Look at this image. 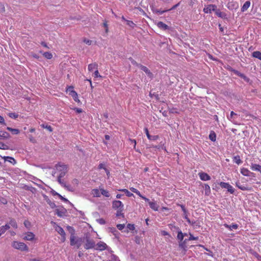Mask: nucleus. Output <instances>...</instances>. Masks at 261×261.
Returning <instances> with one entry per match:
<instances>
[{"mask_svg":"<svg viewBox=\"0 0 261 261\" xmlns=\"http://www.w3.org/2000/svg\"><path fill=\"white\" fill-rule=\"evenodd\" d=\"M177 205L181 207L183 212H185V213L186 212L187 210L186 209V208L184 205L177 204Z\"/></svg>","mask_w":261,"mask_h":261,"instance_id":"nucleus-54","label":"nucleus"},{"mask_svg":"<svg viewBox=\"0 0 261 261\" xmlns=\"http://www.w3.org/2000/svg\"><path fill=\"white\" fill-rule=\"evenodd\" d=\"M83 42L84 43H85L86 44H88V45H91V43H92V41L89 40V39H86V38H84V40H83Z\"/></svg>","mask_w":261,"mask_h":261,"instance_id":"nucleus-49","label":"nucleus"},{"mask_svg":"<svg viewBox=\"0 0 261 261\" xmlns=\"http://www.w3.org/2000/svg\"><path fill=\"white\" fill-rule=\"evenodd\" d=\"M98 69V64L95 62L88 65V70L90 72L92 71L94 69Z\"/></svg>","mask_w":261,"mask_h":261,"instance_id":"nucleus-20","label":"nucleus"},{"mask_svg":"<svg viewBox=\"0 0 261 261\" xmlns=\"http://www.w3.org/2000/svg\"><path fill=\"white\" fill-rule=\"evenodd\" d=\"M237 115V114L235 113L233 111H231L230 112V119H232L233 118V116H236Z\"/></svg>","mask_w":261,"mask_h":261,"instance_id":"nucleus-62","label":"nucleus"},{"mask_svg":"<svg viewBox=\"0 0 261 261\" xmlns=\"http://www.w3.org/2000/svg\"><path fill=\"white\" fill-rule=\"evenodd\" d=\"M123 210H124V208H121V209L117 210V212H116V216L117 217H120L121 216L122 218H124V215L123 213Z\"/></svg>","mask_w":261,"mask_h":261,"instance_id":"nucleus-32","label":"nucleus"},{"mask_svg":"<svg viewBox=\"0 0 261 261\" xmlns=\"http://www.w3.org/2000/svg\"><path fill=\"white\" fill-rule=\"evenodd\" d=\"M219 185L222 188H225L227 189V191L230 194H233L234 192V189L228 182H220Z\"/></svg>","mask_w":261,"mask_h":261,"instance_id":"nucleus-5","label":"nucleus"},{"mask_svg":"<svg viewBox=\"0 0 261 261\" xmlns=\"http://www.w3.org/2000/svg\"><path fill=\"white\" fill-rule=\"evenodd\" d=\"M10 228V226L8 224L0 227V233L1 235L4 234L8 229Z\"/></svg>","mask_w":261,"mask_h":261,"instance_id":"nucleus-25","label":"nucleus"},{"mask_svg":"<svg viewBox=\"0 0 261 261\" xmlns=\"http://www.w3.org/2000/svg\"><path fill=\"white\" fill-rule=\"evenodd\" d=\"M216 14L219 16V17H222V12H220L219 10H217L216 9V11H215Z\"/></svg>","mask_w":261,"mask_h":261,"instance_id":"nucleus-64","label":"nucleus"},{"mask_svg":"<svg viewBox=\"0 0 261 261\" xmlns=\"http://www.w3.org/2000/svg\"><path fill=\"white\" fill-rule=\"evenodd\" d=\"M57 195L59 196V197L60 198V199L61 200H62L63 201H64V202H68V200L66 198H64V197H63L62 196H61L60 194H58V193H57Z\"/></svg>","mask_w":261,"mask_h":261,"instance_id":"nucleus-47","label":"nucleus"},{"mask_svg":"<svg viewBox=\"0 0 261 261\" xmlns=\"http://www.w3.org/2000/svg\"><path fill=\"white\" fill-rule=\"evenodd\" d=\"M149 205L153 210L155 211H158L159 205L155 202H149Z\"/></svg>","mask_w":261,"mask_h":261,"instance_id":"nucleus-26","label":"nucleus"},{"mask_svg":"<svg viewBox=\"0 0 261 261\" xmlns=\"http://www.w3.org/2000/svg\"><path fill=\"white\" fill-rule=\"evenodd\" d=\"M186 234H184L181 231L178 232L177 238V239L181 241L184 239V237Z\"/></svg>","mask_w":261,"mask_h":261,"instance_id":"nucleus-38","label":"nucleus"},{"mask_svg":"<svg viewBox=\"0 0 261 261\" xmlns=\"http://www.w3.org/2000/svg\"><path fill=\"white\" fill-rule=\"evenodd\" d=\"M124 205L120 200H114L112 202V207L115 210L123 208Z\"/></svg>","mask_w":261,"mask_h":261,"instance_id":"nucleus-7","label":"nucleus"},{"mask_svg":"<svg viewBox=\"0 0 261 261\" xmlns=\"http://www.w3.org/2000/svg\"><path fill=\"white\" fill-rule=\"evenodd\" d=\"M71 184H72V186L73 187H74V188L75 189L76 187H77V186L79 185V181L76 178H74L71 181Z\"/></svg>","mask_w":261,"mask_h":261,"instance_id":"nucleus-36","label":"nucleus"},{"mask_svg":"<svg viewBox=\"0 0 261 261\" xmlns=\"http://www.w3.org/2000/svg\"><path fill=\"white\" fill-rule=\"evenodd\" d=\"M91 194L94 197H99L101 195V192L97 189H93L91 191Z\"/></svg>","mask_w":261,"mask_h":261,"instance_id":"nucleus-22","label":"nucleus"},{"mask_svg":"<svg viewBox=\"0 0 261 261\" xmlns=\"http://www.w3.org/2000/svg\"><path fill=\"white\" fill-rule=\"evenodd\" d=\"M1 136L5 138H8L9 137V134L7 132H4L2 133V135H1Z\"/></svg>","mask_w":261,"mask_h":261,"instance_id":"nucleus-53","label":"nucleus"},{"mask_svg":"<svg viewBox=\"0 0 261 261\" xmlns=\"http://www.w3.org/2000/svg\"><path fill=\"white\" fill-rule=\"evenodd\" d=\"M24 225L26 227L29 228L31 226V223L28 220H25Z\"/></svg>","mask_w":261,"mask_h":261,"instance_id":"nucleus-50","label":"nucleus"},{"mask_svg":"<svg viewBox=\"0 0 261 261\" xmlns=\"http://www.w3.org/2000/svg\"><path fill=\"white\" fill-rule=\"evenodd\" d=\"M203 188L204 189L205 195L206 196H209L211 192L210 186L206 184H204Z\"/></svg>","mask_w":261,"mask_h":261,"instance_id":"nucleus-23","label":"nucleus"},{"mask_svg":"<svg viewBox=\"0 0 261 261\" xmlns=\"http://www.w3.org/2000/svg\"><path fill=\"white\" fill-rule=\"evenodd\" d=\"M167 11H168V10H161L156 9L155 10H153L154 12L159 14H163L164 13L167 12Z\"/></svg>","mask_w":261,"mask_h":261,"instance_id":"nucleus-40","label":"nucleus"},{"mask_svg":"<svg viewBox=\"0 0 261 261\" xmlns=\"http://www.w3.org/2000/svg\"><path fill=\"white\" fill-rule=\"evenodd\" d=\"M100 190L101 191V194H102L104 196L106 197H109L110 196V193L108 191L106 190L103 189H100Z\"/></svg>","mask_w":261,"mask_h":261,"instance_id":"nucleus-33","label":"nucleus"},{"mask_svg":"<svg viewBox=\"0 0 261 261\" xmlns=\"http://www.w3.org/2000/svg\"><path fill=\"white\" fill-rule=\"evenodd\" d=\"M56 213V214L58 216H60V217L62 216V213L60 211H59V210H57Z\"/></svg>","mask_w":261,"mask_h":261,"instance_id":"nucleus-63","label":"nucleus"},{"mask_svg":"<svg viewBox=\"0 0 261 261\" xmlns=\"http://www.w3.org/2000/svg\"><path fill=\"white\" fill-rule=\"evenodd\" d=\"M254 255L258 261H261V256L260 255H259L257 253H255Z\"/></svg>","mask_w":261,"mask_h":261,"instance_id":"nucleus-59","label":"nucleus"},{"mask_svg":"<svg viewBox=\"0 0 261 261\" xmlns=\"http://www.w3.org/2000/svg\"><path fill=\"white\" fill-rule=\"evenodd\" d=\"M95 246V243L94 240L90 239L89 238H86V242L84 245L85 249L88 250L94 248Z\"/></svg>","mask_w":261,"mask_h":261,"instance_id":"nucleus-6","label":"nucleus"},{"mask_svg":"<svg viewBox=\"0 0 261 261\" xmlns=\"http://www.w3.org/2000/svg\"><path fill=\"white\" fill-rule=\"evenodd\" d=\"M224 226L228 229L229 230H232V229H238L239 226L237 224L232 223L231 225H228L227 224H224Z\"/></svg>","mask_w":261,"mask_h":261,"instance_id":"nucleus-19","label":"nucleus"},{"mask_svg":"<svg viewBox=\"0 0 261 261\" xmlns=\"http://www.w3.org/2000/svg\"><path fill=\"white\" fill-rule=\"evenodd\" d=\"M252 57L261 60V53L259 51H255L252 53Z\"/></svg>","mask_w":261,"mask_h":261,"instance_id":"nucleus-31","label":"nucleus"},{"mask_svg":"<svg viewBox=\"0 0 261 261\" xmlns=\"http://www.w3.org/2000/svg\"><path fill=\"white\" fill-rule=\"evenodd\" d=\"M35 238V234L32 232H27L23 238L24 240L33 241Z\"/></svg>","mask_w":261,"mask_h":261,"instance_id":"nucleus-14","label":"nucleus"},{"mask_svg":"<svg viewBox=\"0 0 261 261\" xmlns=\"http://www.w3.org/2000/svg\"><path fill=\"white\" fill-rule=\"evenodd\" d=\"M129 60L131 61L132 63L134 65H135L137 66H139V64H138L136 61H135L132 57L129 58Z\"/></svg>","mask_w":261,"mask_h":261,"instance_id":"nucleus-48","label":"nucleus"},{"mask_svg":"<svg viewBox=\"0 0 261 261\" xmlns=\"http://www.w3.org/2000/svg\"><path fill=\"white\" fill-rule=\"evenodd\" d=\"M0 123L3 124L4 125H6V123L5 122V119L3 117L0 116Z\"/></svg>","mask_w":261,"mask_h":261,"instance_id":"nucleus-56","label":"nucleus"},{"mask_svg":"<svg viewBox=\"0 0 261 261\" xmlns=\"http://www.w3.org/2000/svg\"><path fill=\"white\" fill-rule=\"evenodd\" d=\"M9 224L13 228H16L17 227V224L16 221L14 219L10 220Z\"/></svg>","mask_w":261,"mask_h":261,"instance_id":"nucleus-37","label":"nucleus"},{"mask_svg":"<svg viewBox=\"0 0 261 261\" xmlns=\"http://www.w3.org/2000/svg\"><path fill=\"white\" fill-rule=\"evenodd\" d=\"M9 116L12 118L16 119L18 117V115L15 113H11L9 114Z\"/></svg>","mask_w":261,"mask_h":261,"instance_id":"nucleus-41","label":"nucleus"},{"mask_svg":"<svg viewBox=\"0 0 261 261\" xmlns=\"http://www.w3.org/2000/svg\"><path fill=\"white\" fill-rule=\"evenodd\" d=\"M98 168L99 169H103L105 170V169L106 168L105 167V165L104 164L101 163L98 165Z\"/></svg>","mask_w":261,"mask_h":261,"instance_id":"nucleus-60","label":"nucleus"},{"mask_svg":"<svg viewBox=\"0 0 261 261\" xmlns=\"http://www.w3.org/2000/svg\"><path fill=\"white\" fill-rule=\"evenodd\" d=\"M217 6L215 5H209L203 9L205 13H211L213 11H216Z\"/></svg>","mask_w":261,"mask_h":261,"instance_id":"nucleus-8","label":"nucleus"},{"mask_svg":"<svg viewBox=\"0 0 261 261\" xmlns=\"http://www.w3.org/2000/svg\"><path fill=\"white\" fill-rule=\"evenodd\" d=\"M119 191L124 192L126 194V196L128 197H130L134 195L133 193H132L131 192H130L127 189H120L119 190Z\"/></svg>","mask_w":261,"mask_h":261,"instance_id":"nucleus-34","label":"nucleus"},{"mask_svg":"<svg viewBox=\"0 0 261 261\" xmlns=\"http://www.w3.org/2000/svg\"><path fill=\"white\" fill-rule=\"evenodd\" d=\"M209 138L211 141H212L213 142L216 141V133L214 131H211L210 132V134L209 135Z\"/></svg>","mask_w":261,"mask_h":261,"instance_id":"nucleus-30","label":"nucleus"},{"mask_svg":"<svg viewBox=\"0 0 261 261\" xmlns=\"http://www.w3.org/2000/svg\"><path fill=\"white\" fill-rule=\"evenodd\" d=\"M144 131H145V133L146 135L147 138L149 140L155 141V140H158L159 138V136H158V135L151 136V135H150L149 133L148 129L147 127H145L144 128Z\"/></svg>","mask_w":261,"mask_h":261,"instance_id":"nucleus-11","label":"nucleus"},{"mask_svg":"<svg viewBox=\"0 0 261 261\" xmlns=\"http://www.w3.org/2000/svg\"><path fill=\"white\" fill-rule=\"evenodd\" d=\"M129 141L131 143H134V148H135L136 146V141L135 139H129Z\"/></svg>","mask_w":261,"mask_h":261,"instance_id":"nucleus-55","label":"nucleus"},{"mask_svg":"<svg viewBox=\"0 0 261 261\" xmlns=\"http://www.w3.org/2000/svg\"><path fill=\"white\" fill-rule=\"evenodd\" d=\"M198 175L201 180L203 181H207L211 179L210 176L206 173L205 172H199Z\"/></svg>","mask_w":261,"mask_h":261,"instance_id":"nucleus-12","label":"nucleus"},{"mask_svg":"<svg viewBox=\"0 0 261 261\" xmlns=\"http://www.w3.org/2000/svg\"><path fill=\"white\" fill-rule=\"evenodd\" d=\"M127 228L129 230H134L135 229V225L133 224L128 223L127 225Z\"/></svg>","mask_w":261,"mask_h":261,"instance_id":"nucleus-42","label":"nucleus"},{"mask_svg":"<svg viewBox=\"0 0 261 261\" xmlns=\"http://www.w3.org/2000/svg\"><path fill=\"white\" fill-rule=\"evenodd\" d=\"M94 77H101V76L99 73L98 69H95V71H94Z\"/></svg>","mask_w":261,"mask_h":261,"instance_id":"nucleus-52","label":"nucleus"},{"mask_svg":"<svg viewBox=\"0 0 261 261\" xmlns=\"http://www.w3.org/2000/svg\"><path fill=\"white\" fill-rule=\"evenodd\" d=\"M51 223H54V227L56 231H57L62 237V241L64 242L65 241V236L66 233L64 230V229L60 226L57 225L55 222H51Z\"/></svg>","mask_w":261,"mask_h":261,"instance_id":"nucleus-4","label":"nucleus"},{"mask_svg":"<svg viewBox=\"0 0 261 261\" xmlns=\"http://www.w3.org/2000/svg\"><path fill=\"white\" fill-rule=\"evenodd\" d=\"M236 186L239 189L243 191H251L252 190V188L250 187H248L247 186L242 185L241 184L240 181H238L236 182Z\"/></svg>","mask_w":261,"mask_h":261,"instance_id":"nucleus-10","label":"nucleus"},{"mask_svg":"<svg viewBox=\"0 0 261 261\" xmlns=\"http://www.w3.org/2000/svg\"><path fill=\"white\" fill-rule=\"evenodd\" d=\"M72 90H73V87L72 86H68L66 89V92H68L69 93L70 91H71Z\"/></svg>","mask_w":261,"mask_h":261,"instance_id":"nucleus-61","label":"nucleus"},{"mask_svg":"<svg viewBox=\"0 0 261 261\" xmlns=\"http://www.w3.org/2000/svg\"><path fill=\"white\" fill-rule=\"evenodd\" d=\"M7 129L11 132L13 135H17L20 133V130L18 129L12 128L10 127H7Z\"/></svg>","mask_w":261,"mask_h":261,"instance_id":"nucleus-28","label":"nucleus"},{"mask_svg":"<svg viewBox=\"0 0 261 261\" xmlns=\"http://www.w3.org/2000/svg\"><path fill=\"white\" fill-rule=\"evenodd\" d=\"M233 161L235 162L238 165H240L242 163V160H241L240 156L239 155H236L233 158Z\"/></svg>","mask_w":261,"mask_h":261,"instance_id":"nucleus-29","label":"nucleus"},{"mask_svg":"<svg viewBox=\"0 0 261 261\" xmlns=\"http://www.w3.org/2000/svg\"><path fill=\"white\" fill-rule=\"evenodd\" d=\"M250 168L253 171H258L261 173V165L256 164H252Z\"/></svg>","mask_w":261,"mask_h":261,"instance_id":"nucleus-17","label":"nucleus"},{"mask_svg":"<svg viewBox=\"0 0 261 261\" xmlns=\"http://www.w3.org/2000/svg\"><path fill=\"white\" fill-rule=\"evenodd\" d=\"M241 173L245 176H250L253 173L250 172L247 168H242L241 169Z\"/></svg>","mask_w":261,"mask_h":261,"instance_id":"nucleus-16","label":"nucleus"},{"mask_svg":"<svg viewBox=\"0 0 261 261\" xmlns=\"http://www.w3.org/2000/svg\"><path fill=\"white\" fill-rule=\"evenodd\" d=\"M95 249L99 251H103L107 249V245L103 242L100 241L95 245Z\"/></svg>","mask_w":261,"mask_h":261,"instance_id":"nucleus-9","label":"nucleus"},{"mask_svg":"<svg viewBox=\"0 0 261 261\" xmlns=\"http://www.w3.org/2000/svg\"><path fill=\"white\" fill-rule=\"evenodd\" d=\"M62 187L67 189V190L73 192L75 190V188L72 185H67L64 181L59 183Z\"/></svg>","mask_w":261,"mask_h":261,"instance_id":"nucleus-13","label":"nucleus"},{"mask_svg":"<svg viewBox=\"0 0 261 261\" xmlns=\"http://www.w3.org/2000/svg\"><path fill=\"white\" fill-rule=\"evenodd\" d=\"M70 244L71 246H76L79 249L82 245V239L76 238L74 233L71 234L70 238Z\"/></svg>","mask_w":261,"mask_h":261,"instance_id":"nucleus-3","label":"nucleus"},{"mask_svg":"<svg viewBox=\"0 0 261 261\" xmlns=\"http://www.w3.org/2000/svg\"><path fill=\"white\" fill-rule=\"evenodd\" d=\"M12 246L15 249L21 251H28L29 249L28 246L25 243L18 241H13Z\"/></svg>","mask_w":261,"mask_h":261,"instance_id":"nucleus-2","label":"nucleus"},{"mask_svg":"<svg viewBox=\"0 0 261 261\" xmlns=\"http://www.w3.org/2000/svg\"><path fill=\"white\" fill-rule=\"evenodd\" d=\"M3 158L4 159L5 161H8L12 164L13 165H14L16 163V160L12 157L4 156Z\"/></svg>","mask_w":261,"mask_h":261,"instance_id":"nucleus-24","label":"nucleus"},{"mask_svg":"<svg viewBox=\"0 0 261 261\" xmlns=\"http://www.w3.org/2000/svg\"><path fill=\"white\" fill-rule=\"evenodd\" d=\"M198 239V237H194L192 234L190 233V237H189L188 240H189V241L197 240Z\"/></svg>","mask_w":261,"mask_h":261,"instance_id":"nucleus-45","label":"nucleus"},{"mask_svg":"<svg viewBox=\"0 0 261 261\" xmlns=\"http://www.w3.org/2000/svg\"><path fill=\"white\" fill-rule=\"evenodd\" d=\"M69 95L72 97L73 99L75 102L77 103L81 102V101L79 98L77 93L74 90H72L71 91H70Z\"/></svg>","mask_w":261,"mask_h":261,"instance_id":"nucleus-15","label":"nucleus"},{"mask_svg":"<svg viewBox=\"0 0 261 261\" xmlns=\"http://www.w3.org/2000/svg\"><path fill=\"white\" fill-rule=\"evenodd\" d=\"M5 11V8L3 4H0V12L1 13H4Z\"/></svg>","mask_w":261,"mask_h":261,"instance_id":"nucleus-51","label":"nucleus"},{"mask_svg":"<svg viewBox=\"0 0 261 261\" xmlns=\"http://www.w3.org/2000/svg\"><path fill=\"white\" fill-rule=\"evenodd\" d=\"M157 26L161 29L166 30L169 29V27L164 22L159 21L157 23Z\"/></svg>","mask_w":261,"mask_h":261,"instance_id":"nucleus-21","label":"nucleus"},{"mask_svg":"<svg viewBox=\"0 0 261 261\" xmlns=\"http://www.w3.org/2000/svg\"><path fill=\"white\" fill-rule=\"evenodd\" d=\"M250 6V1H246L244 4L243 6H242V7L241 8V11L242 12H244V11H246L249 8Z\"/></svg>","mask_w":261,"mask_h":261,"instance_id":"nucleus-27","label":"nucleus"},{"mask_svg":"<svg viewBox=\"0 0 261 261\" xmlns=\"http://www.w3.org/2000/svg\"><path fill=\"white\" fill-rule=\"evenodd\" d=\"M140 68L143 70L144 72H145L148 75L151 76H152V73L150 71V70L148 69V68L147 67H146V66H143L142 65H139V66Z\"/></svg>","mask_w":261,"mask_h":261,"instance_id":"nucleus-18","label":"nucleus"},{"mask_svg":"<svg viewBox=\"0 0 261 261\" xmlns=\"http://www.w3.org/2000/svg\"><path fill=\"white\" fill-rule=\"evenodd\" d=\"M117 228L120 230H122L125 227V224H117Z\"/></svg>","mask_w":261,"mask_h":261,"instance_id":"nucleus-43","label":"nucleus"},{"mask_svg":"<svg viewBox=\"0 0 261 261\" xmlns=\"http://www.w3.org/2000/svg\"><path fill=\"white\" fill-rule=\"evenodd\" d=\"M43 56L47 59H51L53 58V55L49 52H45L43 53Z\"/></svg>","mask_w":261,"mask_h":261,"instance_id":"nucleus-35","label":"nucleus"},{"mask_svg":"<svg viewBox=\"0 0 261 261\" xmlns=\"http://www.w3.org/2000/svg\"><path fill=\"white\" fill-rule=\"evenodd\" d=\"M41 126L42 127L47 129L50 132H51L53 131V128H52L51 126L50 125L45 126L44 124H42Z\"/></svg>","mask_w":261,"mask_h":261,"instance_id":"nucleus-46","label":"nucleus"},{"mask_svg":"<svg viewBox=\"0 0 261 261\" xmlns=\"http://www.w3.org/2000/svg\"><path fill=\"white\" fill-rule=\"evenodd\" d=\"M179 4L180 3H178V4L174 5L171 8H170L169 9H168L167 10H168V11H169L175 9V8H176L179 5Z\"/></svg>","mask_w":261,"mask_h":261,"instance_id":"nucleus-58","label":"nucleus"},{"mask_svg":"<svg viewBox=\"0 0 261 261\" xmlns=\"http://www.w3.org/2000/svg\"><path fill=\"white\" fill-rule=\"evenodd\" d=\"M184 218L187 220V222L189 223H191L190 220V219H189V218L188 217V211H187V210L186 211V213L184 212Z\"/></svg>","mask_w":261,"mask_h":261,"instance_id":"nucleus-44","label":"nucleus"},{"mask_svg":"<svg viewBox=\"0 0 261 261\" xmlns=\"http://www.w3.org/2000/svg\"><path fill=\"white\" fill-rule=\"evenodd\" d=\"M56 169L59 173L58 176V181L59 183L63 181L62 178L63 177L68 171V167L64 164L59 163L56 165Z\"/></svg>","mask_w":261,"mask_h":261,"instance_id":"nucleus-1","label":"nucleus"},{"mask_svg":"<svg viewBox=\"0 0 261 261\" xmlns=\"http://www.w3.org/2000/svg\"><path fill=\"white\" fill-rule=\"evenodd\" d=\"M126 24L132 28H134L135 26V24L134 23L133 21L131 20H126Z\"/></svg>","mask_w":261,"mask_h":261,"instance_id":"nucleus-39","label":"nucleus"},{"mask_svg":"<svg viewBox=\"0 0 261 261\" xmlns=\"http://www.w3.org/2000/svg\"><path fill=\"white\" fill-rule=\"evenodd\" d=\"M73 110L77 113H81L82 112V109L81 108H75Z\"/></svg>","mask_w":261,"mask_h":261,"instance_id":"nucleus-57","label":"nucleus"}]
</instances>
